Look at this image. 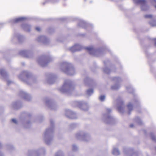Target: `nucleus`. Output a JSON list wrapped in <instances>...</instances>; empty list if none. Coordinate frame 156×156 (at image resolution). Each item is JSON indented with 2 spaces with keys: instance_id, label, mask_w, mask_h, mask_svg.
Returning a JSON list of instances; mask_svg holds the SVG:
<instances>
[{
  "instance_id": "nucleus-1",
  "label": "nucleus",
  "mask_w": 156,
  "mask_h": 156,
  "mask_svg": "<svg viewBox=\"0 0 156 156\" xmlns=\"http://www.w3.org/2000/svg\"><path fill=\"white\" fill-rule=\"evenodd\" d=\"M135 3L137 4H140L142 5L146 4V2L145 0H134Z\"/></svg>"
},
{
  "instance_id": "nucleus-2",
  "label": "nucleus",
  "mask_w": 156,
  "mask_h": 156,
  "mask_svg": "<svg viewBox=\"0 0 156 156\" xmlns=\"http://www.w3.org/2000/svg\"><path fill=\"white\" fill-rule=\"evenodd\" d=\"M113 154L115 155H117L119 154V150L116 148H114L113 151Z\"/></svg>"
},
{
  "instance_id": "nucleus-3",
  "label": "nucleus",
  "mask_w": 156,
  "mask_h": 156,
  "mask_svg": "<svg viewBox=\"0 0 156 156\" xmlns=\"http://www.w3.org/2000/svg\"><path fill=\"white\" fill-rule=\"evenodd\" d=\"M149 24L152 27H155L156 26V21L155 20H153L150 22Z\"/></svg>"
},
{
  "instance_id": "nucleus-4",
  "label": "nucleus",
  "mask_w": 156,
  "mask_h": 156,
  "mask_svg": "<svg viewBox=\"0 0 156 156\" xmlns=\"http://www.w3.org/2000/svg\"><path fill=\"white\" fill-rule=\"evenodd\" d=\"M86 50L88 51L91 54L92 52L94 51V49L92 47H88L86 48Z\"/></svg>"
},
{
  "instance_id": "nucleus-5",
  "label": "nucleus",
  "mask_w": 156,
  "mask_h": 156,
  "mask_svg": "<svg viewBox=\"0 0 156 156\" xmlns=\"http://www.w3.org/2000/svg\"><path fill=\"white\" fill-rule=\"evenodd\" d=\"M23 19L22 18H17L15 20V22L16 23L20 22L23 20Z\"/></svg>"
},
{
  "instance_id": "nucleus-6",
  "label": "nucleus",
  "mask_w": 156,
  "mask_h": 156,
  "mask_svg": "<svg viewBox=\"0 0 156 156\" xmlns=\"http://www.w3.org/2000/svg\"><path fill=\"white\" fill-rule=\"evenodd\" d=\"M127 107L128 109L130 111H131V110L133 109V105L131 104H129L127 105Z\"/></svg>"
},
{
  "instance_id": "nucleus-7",
  "label": "nucleus",
  "mask_w": 156,
  "mask_h": 156,
  "mask_svg": "<svg viewBox=\"0 0 156 156\" xmlns=\"http://www.w3.org/2000/svg\"><path fill=\"white\" fill-rule=\"evenodd\" d=\"M105 97L104 95H101L100 97V99L101 101H103L105 99Z\"/></svg>"
},
{
  "instance_id": "nucleus-8",
  "label": "nucleus",
  "mask_w": 156,
  "mask_h": 156,
  "mask_svg": "<svg viewBox=\"0 0 156 156\" xmlns=\"http://www.w3.org/2000/svg\"><path fill=\"white\" fill-rule=\"evenodd\" d=\"M152 16L151 15H145V18H152Z\"/></svg>"
},
{
  "instance_id": "nucleus-9",
  "label": "nucleus",
  "mask_w": 156,
  "mask_h": 156,
  "mask_svg": "<svg viewBox=\"0 0 156 156\" xmlns=\"http://www.w3.org/2000/svg\"><path fill=\"white\" fill-rule=\"evenodd\" d=\"M12 122H14L15 123H16V120L15 119H12Z\"/></svg>"
},
{
  "instance_id": "nucleus-10",
  "label": "nucleus",
  "mask_w": 156,
  "mask_h": 156,
  "mask_svg": "<svg viewBox=\"0 0 156 156\" xmlns=\"http://www.w3.org/2000/svg\"><path fill=\"white\" fill-rule=\"evenodd\" d=\"M36 29L38 31H39L41 30L40 28H39V27H37L36 28Z\"/></svg>"
},
{
  "instance_id": "nucleus-11",
  "label": "nucleus",
  "mask_w": 156,
  "mask_h": 156,
  "mask_svg": "<svg viewBox=\"0 0 156 156\" xmlns=\"http://www.w3.org/2000/svg\"><path fill=\"white\" fill-rule=\"evenodd\" d=\"M91 92V93H92L93 92V90L92 89H91L90 90H88L87 92L88 93H90V92Z\"/></svg>"
},
{
  "instance_id": "nucleus-12",
  "label": "nucleus",
  "mask_w": 156,
  "mask_h": 156,
  "mask_svg": "<svg viewBox=\"0 0 156 156\" xmlns=\"http://www.w3.org/2000/svg\"><path fill=\"white\" fill-rule=\"evenodd\" d=\"M3 70L2 69H1L0 70V73L1 75L3 74Z\"/></svg>"
},
{
  "instance_id": "nucleus-13",
  "label": "nucleus",
  "mask_w": 156,
  "mask_h": 156,
  "mask_svg": "<svg viewBox=\"0 0 156 156\" xmlns=\"http://www.w3.org/2000/svg\"><path fill=\"white\" fill-rule=\"evenodd\" d=\"M152 139L153 140H154L155 139V137L153 136V137H152Z\"/></svg>"
},
{
  "instance_id": "nucleus-14",
  "label": "nucleus",
  "mask_w": 156,
  "mask_h": 156,
  "mask_svg": "<svg viewBox=\"0 0 156 156\" xmlns=\"http://www.w3.org/2000/svg\"><path fill=\"white\" fill-rule=\"evenodd\" d=\"M155 45L156 46V38L155 39Z\"/></svg>"
},
{
  "instance_id": "nucleus-15",
  "label": "nucleus",
  "mask_w": 156,
  "mask_h": 156,
  "mask_svg": "<svg viewBox=\"0 0 156 156\" xmlns=\"http://www.w3.org/2000/svg\"><path fill=\"white\" fill-rule=\"evenodd\" d=\"M130 126L131 127H133V125H130Z\"/></svg>"
}]
</instances>
